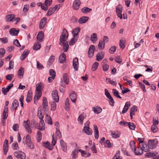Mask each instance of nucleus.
Instances as JSON below:
<instances>
[{
	"mask_svg": "<svg viewBox=\"0 0 159 159\" xmlns=\"http://www.w3.org/2000/svg\"><path fill=\"white\" fill-rule=\"evenodd\" d=\"M113 94L116 98L121 99V97L119 95L118 92L116 89H112Z\"/></svg>",
	"mask_w": 159,
	"mask_h": 159,
	"instance_id": "nucleus-40",
	"label": "nucleus"
},
{
	"mask_svg": "<svg viewBox=\"0 0 159 159\" xmlns=\"http://www.w3.org/2000/svg\"><path fill=\"white\" fill-rule=\"evenodd\" d=\"M44 34L42 31L39 32L37 36V39L39 42H42Z\"/></svg>",
	"mask_w": 159,
	"mask_h": 159,
	"instance_id": "nucleus-17",
	"label": "nucleus"
},
{
	"mask_svg": "<svg viewBox=\"0 0 159 159\" xmlns=\"http://www.w3.org/2000/svg\"><path fill=\"white\" fill-rule=\"evenodd\" d=\"M46 116L48 117V119H47L46 122H47L48 124L51 125H52V122L50 116H48V114H46Z\"/></svg>",
	"mask_w": 159,
	"mask_h": 159,
	"instance_id": "nucleus-55",
	"label": "nucleus"
},
{
	"mask_svg": "<svg viewBox=\"0 0 159 159\" xmlns=\"http://www.w3.org/2000/svg\"><path fill=\"white\" fill-rule=\"evenodd\" d=\"M78 59L77 57H75L73 59V66L75 70L77 71L79 67Z\"/></svg>",
	"mask_w": 159,
	"mask_h": 159,
	"instance_id": "nucleus-8",
	"label": "nucleus"
},
{
	"mask_svg": "<svg viewBox=\"0 0 159 159\" xmlns=\"http://www.w3.org/2000/svg\"><path fill=\"white\" fill-rule=\"evenodd\" d=\"M70 98L72 102L75 103L76 101L77 95L76 93L73 91H71L70 93Z\"/></svg>",
	"mask_w": 159,
	"mask_h": 159,
	"instance_id": "nucleus-7",
	"label": "nucleus"
},
{
	"mask_svg": "<svg viewBox=\"0 0 159 159\" xmlns=\"http://www.w3.org/2000/svg\"><path fill=\"white\" fill-rule=\"evenodd\" d=\"M116 47L115 46H111L109 49V52L111 53H113L116 51Z\"/></svg>",
	"mask_w": 159,
	"mask_h": 159,
	"instance_id": "nucleus-63",
	"label": "nucleus"
},
{
	"mask_svg": "<svg viewBox=\"0 0 159 159\" xmlns=\"http://www.w3.org/2000/svg\"><path fill=\"white\" fill-rule=\"evenodd\" d=\"M98 65V62H94L93 65L92 70L93 71H94L97 68Z\"/></svg>",
	"mask_w": 159,
	"mask_h": 159,
	"instance_id": "nucleus-50",
	"label": "nucleus"
},
{
	"mask_svg": "<svg viewBox=\"0 0 159 159\" xmlns=\"http://www.w3.org/2000/svg\"><path fill=\"white\" fill-rule=\"evenodd\" d=\"M29 50L28 49L25 50L23 53L20 56V59L21 61L24 60L28 55L29 53Z\"/></svg>",
	"mask_w": 159,
	"mask_h": 159,
	"instance_id": "nucleus-22",
	"label": "nucleus"
},
{
	"mask_svg": "<svg viewBox=\"0 0 159 159\" xmlns=\"http://www.w3.org/2000/svg\"><path fill=\"white\" fill-rule=\"evenodd\" d=\"M41 48V44L39 42L36 43L33 46V49L35 50H37L40 49Z\"/></svg>",
	"mask_w": 159,
	"mask_h": 159,
	"instance_id": "nucleus-38",
	"label": "nucleus"
},
{
	"mask_svg": "<svg viewBox=\"0 0 159 159\" xmlns=\"http://www.w3.org/2000/svg\"><path fill=\"white\" fill-rule=\"evenodd\" d=\"M127 125L129 126V128L131 130L134 129L135 128V125L131 122H128Z\"/></svg>",
	"mask_w": 159,
	"mask_h": 159,
	"instance_id": "nucleus-52",
	"label": "nucleus"
},
{
	"mask_svg": "<svg viewBox=\"0 0 159 159\" xmlns=\"http://www.w3.org/2000/svg\"><path fill=\"white\" fill-rule=\"evenodd\" d=\"M60 63H63L66 60V56L64 53H61L58 59Z\"/></svg>",
	"mask_w": 159,
	"mask_h": 159,
	"instance_id": "nucleus-21",
	"label": "nucleus"
},
{
	"mask_svg": "<svg viewBox=\"0 0 159 159\" xmlns=\"http://www.w3.org/2000/svg\"><path fill=\"white\" fill-rule=\"evenodd\" d=\"M32 93L31 91H29L28 92L26 100L28 103L32 100Z\"/></svg>",
	"mask_w": 159,
	"mask_h": 159,
	"instance_id": "nucleus-34",
	"label": "nucleus"
},
{
	"mask_svg": "<svg viewBox=\"0 0 159 159\" xmlns=\"http://www.w3.org/2000/svg\"><path fill=\"white\" fill-rule=\"evenodd\" d=\"M49 72L50 75L52 77L53 79H54L56 76V73L55 71L52 69H50Z\"/></svg>",
	"mask_w": 159,
	"mask_h": 159,
	"instance_id": "nucleus-48",
	"label": "nucleus"
},
{
	"mask_svg": "<svg viewBox=\"0 0 159 159\" xmlns=\"http://www.w3.org/2000/svg\"><path fill=\"white\" fill-rule=\"evenodd\" d=\"M68 37V33L66 29L64 28L60 35L59 39V44L62 45L61 43L65 42Z\"/></svg>",
	"mask_w": 159,
	"mask_h": 159,
	"instance_id": "nucleus-1",
	"label": "nucleus"
},
{
	"mask_svg": "<svg viewBox=\"0 0 159 159\" xmlns=\"http://www.w3.org/2000/svg\"><path fill=\"white\" fill-rule=\"evenodd\" d=\"M108 98L109 99L110 101V102H109L111 106L113 107L114 106L115 102L113 100V98L111 96L109 98Z\"/></svg>",
	"mask_w": 159,
	"mask_h": 159,
	"instance_id": "nucleus-60",
	"label": "nucleus"
},
{
	"mask_svg": "<svg viewBox=\"0 0 159 159\" xmlns=\"http://www.w3.org/2000/svg\"><path fill=\"white\" fill-rule=\"evenodd\" d=\"M95 50V46L94 45H91L89 48L88 52V56L89 57H92L93 55Z\"/></svg>",
	"mask_w": 159,
	"mask_h": 159,
	"instance_id": "nucleus-12",
	"label": "nucleus"
},
{
	"mask_svg": "<svg viewBox=\"0 0 159 159\" xmlns=\"http://www.w3.org/2000/svg\"><path fill=\"white\" fill-rule=\"evenodd\" d=\"M125 43V40H121L120 41V48L122 49H124L125 47L124 44Z\"/></svg>",
	"mask_w": 159,
	"mask_h": 159,
	"instance_id": "nucleus-49",
	"label": "nucleus"
},
{
	"mask_svg": "<svg viewBox=\"0 0 159 159\" xmlns=\"http://www.w3.org/2000/svg\"><path fill=\"white\" fill-rule=\"evenodd\" d=\"M130 106V103L129 101L127 102L125 104L124 106V108L123 109L122 111V114H124L126 112L128 111L129 107Z\"/></svg>",
	"mask_w": 159,
	"mask_h": 159,
	"instance_id": "nucleus-20",
	"label": "nucleus"
},
{
	"mask_svg": "<svg viewBox=\"0 0 159 159\" xmlns=\"http://www.w3.org/2000/svg\"><path fill=\"white\" fill-rule=\"evenodd\" d=\"M135 143L134 141H131L130 143V146L132 150L133 149L135 150L136 149V148L135 146Z\"/></svg>",
	"mask_w": 159,
	"mask_h": 159,
	"instance_id": "nucleus-54",
	"label": "nucleus"
},
{
	"mask_svg": "<svg viewBox=\"0 0 159 159\" xmlns=\"http://www.w3.org/2000/svg\"><path fill=\"white\" fill-rule=\"evenodd\" d=\"M142 145H143L142 148H143V151H144L145 152H147L150 151V150L148 148V147L146 144H142Z\"/></svg>",
	"mask_w": 159,
	"mask_h": 159,
	"instance_id": "nucleus-47",
	"label": "nucleus"
},
{
	"mask_svg": "<svg viewBox=\"0 0 159 159\" xmlns=\"http://www.w3.org/2000/svg\"><path fill=\"white\" fill-rule=\"evenodd\" d=\"M80 4V2L79 0H75L73 2V8L74 10L78 9Z\"/></svg>",
	"mask_w": 159,
	"mask_h": 159,
	"instance_id": "nucleus-15",
	"label": "nucleus"
},
{
	"mask_svg": "<svg viewBox=\"0 0 159 159\" xmlns=\"http://www.w3.org/2000/svg\"><path fill=\"white\" fill-rule=\"evenodd\" d=\"M26 144L27 147L31 149H33L34 148V144L31 141L27 143H26Z\"/></svg>",
	"mask_w": 159,
	"mask_h": 159,
	"instance_id": "nucleus-46",
	"label": "nucleus"
},
{
	"mask_svg": "<svg viewBox=\"0 0 159 159\" xmlns=\"http://www.w3.org/2000/svg\"><path fill=\"white\" fill-rule=\"evenodd\" d=\"M24 71V69L23 68L21 67L19 70L18 71V75H19L22 76L23 75Z\"/></svg>",
	"mask_w": 159,
	"mask_h": 159,
	"instance_id": "nucleus-58",
	"label": "nucleus"
},
{
	"mask_svg": "<svg viewBox=\"0 0 159 159\" xmlns=\"http://www.w3.org/2000/svg\"><path fill=\"white\" fill-rule=\"evenodd\" d=\"M13 44L18 47H20L21 46L20 44L17 39H15L13 40Z\"/></svg>",
	"mask_w": 159,
	"mask_h": 159,
	"instance_id": "nucleus-59",
	"label": "nucleus"
},
{
	"mask_svg": "<svg viewBox=\"0 0 159 159\" xmlns=\"http://www.w3.org/2000/svg\"><path fill=\"white\" fill-rule=\"evenodd\" d=\"M90 40L93 43H95L98 40L96 34L94 33L91 35Z\"/></svg>",
	"mask_w": 159,
	"mask_h": 159,
	"instance_id": "nucleus-33",
	"label": "nucleus"
},
{
	"mask_svg": "<svg viewBox=\"0 0 159 159\" xmlns=\"http://www.w3.org/2000/svg\"><path fill=\"white\" fill-rule=\"evenodd\" d=\"M148 143V148L152 149L156 148L158 143V142L157 139H155L152 140H149Z\"/></svg>",
	"mask_w": 159,
	"mask_h": 159,
	"instance_id": "nucleus-3",
	"label": "nucleus"
},
{
	"mask_svg": "<svg viewBox=\"0 0 159 159\" xmlns=\"http://www.w3.org/2000/svg\"><path fill=\"white\" fill-rule=\"evenodd\" d=\"M19 106V102L16 100H14L12 103L11 110L13 111L15 110Z\"/></svg>",
	"mask_w": 159,
	"mask_h": 159,
	"instance_id": "nucleus-16",
	"label": "nucleus"
},
{
	"mask_svg": "<svg viewBox=\"0 0 159 159\" xmlns=\"http://www.w3.org/2000/svg\"><path fill=\"white\" fill-rule=\"evenodd\" d=\"M57 8V6L56 5L54 7L50 8L48 11L46 15L47 16H49L53 14Z\"/></svg>",
	"mask_w": 159,
	"mask_h": 159,
	"instance_id": "nucleus-10",
	"label": "nucleus"
},
{
	"mask_svg": "<svg viewBox=\"0 0 159 159\" xmlns=\"http://www.w3.org/2000/svg\"><path fill=\"white\" fill-rule=\"evenodd\" d=\"M93 111L96 114L100 113L102 111V109L98 106H97L95 107H93Z\"/></svg>",
	"mask_w": 159,
	"mask_h": 159,
	"instance_id": "nucleus-32",
	"label": "nucleus"
},
{
	"mask_svg": "<svg viewBox=\"0 0 159 159\" xmlns=\"http://www.w3.org/2000/svg\"><path fill=\"white\" fill-rule=\"evenodd\" d=\"M47 20V19L46 17L43 18L40 20L39 25V29L40 30L43 28L46 23Z\"/></svg>",
	"mask_w": 159,
	"mask_h": 159,
	"instance_id": "nucleus-13",
	"label": "nucleus"
},
{
	"mask_svg": "<svg viewBox=\"0 0 159 159\" xmlns=\"http://www.w3.org/2000/svg\"><path fill=\"white\" fill-rule=\"evenodd\" d=\"M93 128L94 130V136L96 139H98L99 137V132L97 128V126L96 125H93Z\"/></svg>",
	"mask_w": 159,
	"mask_h": 159,
	"instance_id": "nucleus-24",
	"label": "nucleus"
},
{
	"mask_svg": "<svg viewBox=\"0 0 159 159\" xmlns=\"http://www.w3.org/2000/svg\"><path fill=\"white\" fill-rule=\"evenodd\" d=\"M65 109L68 111H69V110L70 105L69 103V99L68 98H67L65 102Z\"/></svg>",
	"mask_w": 159,
	"mask_h": 159,
	"instance_id": "nucleus-36",
	"label": "nucleus"
},
{
	"mask_svg": "<svg viewBox=\"0 0 159 159\" xmlns=\"http://www.w3.org/2000/svg\"><path fill=\"white\" fill-rule=\"evenodd\" d=\"M43 102L42 106L44 111L45 112V114H46L48 110V101L46 98L45 97H43Z\"/></svg>",
	"mask_w": 159,
	"mask_h": 159,
	"instance_id": "nucleus-5",
	"label": "nucleus"
},
{
	"mask_svg": "<svg viewBox=\"0 0 159 159\" xmlns=\"http://www.w3.org/2000/svg\"><path fill=\"white\" fill-rule=\"evenodd\" d=\"M78 150L76 148L73 150L71 153V155L73 158H76L78 157Z\"/></svg>",
	"mask_w": 159,
	"mask_h": 159,
	"instance_id": "nucleus-35",
	"label": "nucleus"
},
{
	"mask_svg": "<svg viewBox=\"0 0 159 159\" xmlns=\"http://www.w3.org/2000/svg\"><path fill=\"white\" fill-rule=\"evenodd\" d=\"M20 31L19 30L16 29V28H11L9 31L10 34L12 36H17Z\"/></svg>",
	"mask_w": 159,
	"mask_h": 159,
	"instance_id": "nucleus-9",
	"label": "nucleus"
},
{
	"mask_svg": "<svg viewBox=\"0 0 159 159\" xmlns=\"http://www.w3.org/2000/svg\"><path fill=\"white\" fill-rule=\"evenodd\" d=\"M105 46V43L104 42H102V41H100L98 44V47L101 50H103Z\"/></svg>",
	"mask_w": 159,
	"mask_h": 159,
	"instance_id": "nucleus-42",
	"label": "nucleus"
},
{
	"mask_svg": "<svg viewBox=\"0 0 159 159\" xmlns=\"http://www.w3.org/2000/svg\"><path fill=\"white\" fill-rule=\"evenodd\" d=\"M23 125L28 133H31L32 132V130L30 127V122L29 120H28L26 121H24Z\"/></svg>",
	"mask_w": 159,
	"mask_h": 159,
	"instance_id": "nucleus-4",
	"label": "nucleus"
},
{
	"mask_svg": "<svg viewBox=\"0 0 159 159\" xmlns=\"http://www.w3.org/2000/svg\"><path fill=\"white\" fill-rule=\"evenodd\" d=\"M68 43V41H66L65 42L61 43L62 45L63 46V49L65 52H67L69 48V46Z\"/></svg>",
	"mask_w": 159,
	"mask_h": 159,
	"instance_id": "nucleus-30",
	"label": "nucleus"
},
{
	"mask_svg": "<svg viewBox=\"0 0 159 159\" xmlns=\"http://www.w3.org/2000/svg\"><path fill=\"white\" fill-rule=\"evenodd\" d=\"M15 15L14 14H9L6 16V20L7 21H11L13 20Z\"/></svg>",
	"mask_w": 159,
	"mask_h": 159,
	"instance_id": "nucleus-31",
	"label": "nucleus"
},
{
	"mask_svg": "<svg viewBox=\"0 0 159 159\" xmlns=\"http://www.w3.org/2000/svg\"><path fill=\"white\" fill-rule=\"evenodd\" d=\"M115 61L118 63L120 64L122 62V60L120 58V56H117L115 58Z\"/></svg>",
	"mask_w": 159,
	"mask_h": 159,
	"instance_id": "nucleus-61",
	"label": "nucleus"
},
{
	"mask_svg": "<svg viewBox=\"0 0 159 159\" xmlns=\"http://www.w3.org/2000/svg\"><path fill=\"white\" fill-rule=\"evenodd\" d=\"M13 154L18 158L25 159L26 157L25 153L21 151H16Z\"/></svg>",
	"mask_w": 159,
	"mask_h": 159,
	"instance_id": "nucleus-2",
	"label": "nucleus"
},
{
	"mask_svg": "<svg viewBox=\"0 0 159 159\" xmlns=\"http://www.w3.org/2000/svg\"><path fill=\"white\" fill-rule=\"evenodd\" d=\"M5 53V50L3 48L0 49V57H2L4 56Z\"/></svg>",
	"mask_w": 159,
	"mask_h": 159,
	"instance_id": "nucleus-62",
	"label": "nucleus"
},
{
	"mask_svg": "<svg viewBox=\"0 0 159 159\" xmlns=\"http://www.w3.org/2000/svg\"><path fill=\"white\" fill-rule=\"evenodd\" d=\"M106 81L108 83H109L113 85L116 86L117 83L115 81H112L110 78H106Z\"/></svg>",
	"mask_w": 159,
	"mask_h": 159,
	"instance_id": "nucleus-43",
	"label": "nucleus"
},
{
	"mask_svg": "<svg viewBox=\"0 0 159 159\" xmlns=\"http://www.w3.org/2000/svg\"><path fill=\"white\" fill-rule=\"evenodd\" d=\"M120 151H117L113 159H118L120 157Z\"/></svg>",
	"mask_w": 159,
	"mask_h": 159,
	"instance_id": "nucleus-64",
	"label": "nucleus"
},
{
	"mask_svg": "<svg viewBox=\"0 0 159 159\" xmlns=\"http://www.w3.org/2000/svg\"><path fill=\"white\" fill-rule=\"evenodd\" d=\"M3 149L5 154H6L8 150V145L3 144Z\"/></svg>",
	"mask_w": 159,
	"mask_h": 159,
	"instance_id": "nucleus-57",
	"label": "nucleus"
},
{
	"mask_svg": "<svg viewBox=\"0 0 159 159\" xmlns=\"http://www.w3.org/2000/svg\"><path fill=\"white\" fill-rule=\"evenodd\" d=\"M42 95V91L35 90V94L34 97V99L38 100Z\"/></svg>",
	"mask_w": 159,
	"mask_h": 159,
	"instance_id": "nucleus-28",
	"label": "nucleus"
},
{
	"mask_svg": "<svg viewBox=\"0 0 159 159\" xmlns=\"http://www.w3.org/2000/svg\"><path fill=\"white\" fill-rule=\"evenodd\" d=\"M43 146L50 150H52L53 148V147L52 146L49 142H47L46 143L43 142Z\"/></svg>",
	"mask_w": 159,
	"mask_h": 159,
	"instance_id": "nucleus-26",
	"label": "nucleus"
},
{
	"mask_svg": "<svg viewBox=\"0 0 159 159\" xmlns=\"http://www.w3.org/2000/svg\"><path fill=\"white\" fill-rule=\"evenodd\" d=\"M42 111L41 107H39L38 110V116L40 119H43L44 117V114Z\"/></svg>",
	"mask_w": 159,
	"mask_h": 159,
	"instance_id": "nucleus-29",
	"label": "nucleus"
},
{
	"mask_svg": "<svg viewBox=\"0 0 159 159\" xmlns=\"http://www.w3.org/2000/svg\"><path fill=\"white\" fill-rule=\"evenodd\" d=\"M104 53L103 52H100L96 55V60L98 61H101L104 57Z\"/></svg>",
	"mask_w": 159,
	"mask_h": 159,
	"instance_id": "nucleus-14",
	"label": "nucleus"
},
{
	"mask_svg": "<svg viewBox=\"0 0 159 159\" xmlns=\"http://www.w3.org/2000/svg\"><path fill=\"white\" fill-rule=\"evenodd\" d=\"M56 108V104L55 102H52L51 104V110L54 111Z\"/></svg>",
	"mask_w": 159,
	"mask_h": 159,
	"instance_id": "nucleus-56",
	"label": "nucleus"
},
{
	"mask_svg": "<svg viewBox=\"0 0 159 159\" xmlns=\"http://www.w3.org/2000/svg\"><path fill=\"white\" fill-rule=\"evenodd\" d=\"M158 128L155 125H153L151 127V130L153 133H155L157 131Z\"/></svg>",
	"mask_w": 159,
	"mask_h": 159,
	"instance_id": "nucleus-51",
	"label": "nucleus"
},
{
	"mask_svg": "<svg viewBox=\"0 0 159 159\" xmlns=\"http://www.w3.org/2000/svg\"><path fill=\"white\" fill-rule=\"evenodd\" d=\"M122 6L120 5H118L116 7V14L117 16L121 19L122 18Z\"/></svg>",
	"mask_w": 159,
	"mask_h": 159,
	"instance_id": "nucleus-6",
	"label": "nucleus"
},
{
	"mask_svg": "<svg viewBox=\"0 0 159 159\" xmlns=\"http://www.w3.org/2000/svg\"><path fill=\"white\" fill-rule=\"evenodd\" d=\"M89 18L87 16H83L79 19L78 22L80 24L85 23L88 20Z\"/></svg>",
	"mask_w": 159,
	"mask_h": 159,
	"instance_id": "nucleus-25",
	"label": "nucleus"
},
{
	"mask_svg": "<svg viewBox=\"0 0 159 159\" xmlns=\"http://www.w3.org/2000/svg\"><path fill=\"white\" fill-rule=\"evenodd\" d=\"M60 144L61 148L63 151L65 152H66L67 150V146L66 144L63 140H60Z\"/></svg>",
	"mask_w": 159,
	"mask_h": 159,
	"instance_id": "nucleus-23",
	"label": "nucleus"
},
{
	"mask_svg": "<svg viewBox=\"0 0 159 159\" xmlns=\"http://www.w3.org/2000/svg\"><path fill=\"white\" fill-rule=\"evenodd\" d=\"M37 140L38 142H40L42 139V133L40 131H38L37 132Z\"/></svg>",
	"mask_w": 159,
	"mask_h": 159,
	"instance_id": "nucleus-45",
	"label": "nucleus"
},
{
	"mask_svg": "<svg viewBox=\"0 0 159 159\" xmlns=\"http://www.w3.org/2000/svg\"><path fill=\"white\" fill-rule=\"evenodd\" d=\"M134 154L136 155H141L143 153V151L142 147L139 148H138L137 149L134 150Z\"/></svg>",
	"mask_w": 159,
	"mask_h": 159,
	"instance_id": "nucleus-27",
	"label": "nucleus"
},
{
	"mask_svg": "<svg viewBox=\"0 0 159 159\" xmlns=\"http://www.w3.org/2000/svg\"><path fill=\"white\" fill-rule=\"evenodd\" d=\"M92 11V9L87 7H84L81 9V11L84 13L89 12Z\"/></svg>",
	"mask_w": 159,
	"mask_h": 159,
	"instance_id": "nucleus-37",
	"label": "nucleus"
},
{
	"mask_svg": "<svg viewBox=\"0 0 159 159\" xmlns=\"http://www.w3.org/2000/svg\"><path fill=\"white\" fill-rule=\"evenodd\" d=\"M83 131L88 135H91L92 134V130L89 127H84Z\"/></svg>",
	"mask_w": 159,
	"mask_h": 159,
	"instance_id": "nucleus-19",
	"label": "nucleus"
},
{
	"mask_svg": "<svg viewBox=\"0 0 159 159\" xmlns=\"http://www.w3.org/2000/svg\"><path fill=\"white\" fill-rule=\"evenodd\" d=\"M80 27H77L74 29L72 31V34L73 37H78V34L79 33L80 31Z\"/></svg>",
	"mask_w": 159,
	"mask_h": 159,
	"instance_id": "nucleus-18",
	"label": "nucleus"
},
{
	"mask_svg": "<svg viewBox=\"0 0 159 159\" xmlns=\"http://www.w3.org/2000/svg\"><path fill=\"white\" fill-rule=\"evenodd\" d=\"M78 39V37H73V38L69 41L70 45H73L75 43L77 40Z\"/></svg>",
	"mask_w": 159,
	"mask_h": 159,
	"instance_id": "nucleus-39",
	"label": "nucleus"
},
{
	"mask_svg": "<svg viewBox=\"0 0 159 159\" xmlns=\"http://www.w3.org/2000/svg\"><path fill=\"white\" fill-rule=\"evenodd\" d=\"M52 96L53 100L56 102H59V97L57 90H56L52 92Z\"/></svg>",
	"mask_w": 159,
	"mask_h": 159,
	"instance_id": "nucleus-11",
	"label": "nucleus"
},
{
	"mask_svg": "<svg viewBox=\"0 0 159 159\" xmlns=\"http://www.w3.org/2000/svg\"><path fill=\"white\" fill-rule=\"evenodd\" d=\"M64 81L66 84H68L69 83V79L67 77V75L66 74H65L63 75V80H61Z\"/></svg>",
	"mask_w": 159,
	"mask_h": 159,
	"instance_id": "nucleus-41",
	"label": "nucleus"
},
{
	"mask_svg": "<svg viewBox=\"0 0 159 159\" xmlns=\"http://www.w3.org/2000/svg\"><path fill=\"white\" fill-rule=\"evenodd\" d=\"M84 119V116L83 114H81L80 115L78 118V121H80L81 123L82 124L83 120Z\"/></svg>",
	"mask_w": 159,
	"mask_h": 159,
	"instance_id": "nucleus-53",
	"label": "nucleus"
},
{
	"mask_svg": "<svg viewBox=\"0 0 159 159\" xmlns=\"http://www.w3.org/2000/svg\"><path fill=\"white\" fill-rule=\"evenodd\" d=\"M43 83L41 82L40 83L36 85V90L42 91Z\"/></svg>",
	"mask_w": 159,
	"mask_h": 159,
	"instance_id": "nucleus-44",
	"label": "nucleus"
}]
</instances>
